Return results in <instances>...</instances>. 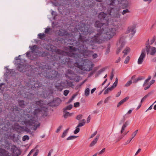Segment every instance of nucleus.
<instances>
[{"instance_id": "nucleus-1", "label": "nucleus", "mask_w": 156, "mask_h": 156, "mask_svg": "<svg viewBox=\"0 0 156 156\" xmlns=\"http://www.w3.org/2000/svg\"><path fill=\"white\" fill-rule=\"evenodd\" d=\"M41 76H44L48 79L58 81L59 80L60 74L58 72L46 68L41 69V73H39Z\"/></svg>"}, {"instance_id": "nucleus-2", "label": "nucleus", "mask_w": 156, "mask_h": 156, "mask_svg": "<svg viewBox=\"0 0 156 156\" xmlns=\"http://www.w3.org/2000/svg\"><path fill=\"white\" fill-rule=\"evenodd\" d=\"M27 126H34L33 130L35 131L40 126V123L35 119V117L30 114H27L23 116V120L22 121Z\"/></svg>"}, {"instance_id": "nucleus-3", "label": "nucleus", "mask_w": 156, "mask_h": 156, "mask_svg": "<svg viewBox=\"0 0 156 156\" xmlns=\"http://www.w3.org/2000/svg\"><path fill=\"white\" fill-rule=\"evenodd\" d=\"M98 33L92 37L90 40H89V45L91 46H94L95 44H101L102 42L101 39V35L104 31L103 29L101 30H98Z\"/></svg>"}, {"instance_id": "nucleus-4", "label": "nucleus", "mask_w": 156, "mask_h": 156, "mask_svg": "<svg viewBox=\"0 0 156 156\" xmlns=\"http://www.w3.org/2000/svg\"><path fill=\"white\" fill-rule=\"evenodd\" d=\"M90 45H87L86 43H79L77 45V50L79 52L82 54L83 55H86V54L88 53V47Z\"/></svg>"}, {"instance_id": "nucleus-5", "label": "nucleus", "mask_w": 156, "mask_h": 156, "mask_svg": "<svg viewBox=\"0 0 156 156\" xmlns=\"http://www.w3.org/2000/svg\"><path fill=\"white\" fill-rule=\"evenodd\" d=\"M32 65H27L24 64H19L18 66V70L20 72L22 73L26 72L27 71L31 73L32 70L30 69L31 68Z\"/></svg>"}, {"instance_id": "nucleus-6", "label": "nucleus", "mask_w": 156, "mask_h": 156, "mask_svg": "<svg viewBox=\"0 0 156 156\" xmlns=\"http://www.w3.org/2000/svg\"><path fill=\"white\" fill-rule=\"evenodd\" d=\"M105 33L108 38L110 39L115 34V30L114 28H105Z\"/></svg>"}, {"instance_id": "nucleus-7", "label": "nucleus", "mask_w": 156, "mask_h": 156, "mask_svg": "<svg viewBox=\"0 0 156 156\" xmlns=\"http://www.w3.org/2000/svg\"><path fill=\"white\" fill-rule=\"evenodd\" d=\"M31 84L32 85L31 88L34 90L36 93H38L39 91V89L41 88L42 86V84L41 83L38 82V81L37 82H33L32 83H31Z\"/></svg>"}, {"instance_id": "nucleus-8", "label": "nucleus", "mask_w": 156, "mask_h": 156, "mask_svg": "<svg viewBox=\"0 0 156 156\" xmlns=\"http://www.w3.org/2000/svg\"><path fill=\"white\" fill-rule=\"evenodd\" d=\"M107 16V14L104 12H100L98 15L99 19L102 22L108 24L109 19Z\"/></svg>"}, {"instance_id": "nucleus-9", "label": "nucleus", "mask_w": 156, "mask_h": 156, "mask_svg": "<svg viewBox=\"0 0 156 156\" xmlns=\"http://www.w3.org/2000/svg\"><path fill=\"white\" fill-rule=\"evenodd\" d=\"M67 49L68 50L69 52L67 53L68 55L71 57H74L76 53L74 52L76 51L77 50V48L74 47L73 46H68Z\"/></svg>"}, {"instance_id": "nucleus-10", "label": "nucleus", "mask_w": 156, "mask_h": 156, "mask_svg": "<svg viewBox=\"0 0 156 156\" xmlns=\"http://www.w3.org/2000/svg\"><path fill=\"white\" fill-rule=\"evenodd\" d=\"M81 31L82 32L84 33L85 34H90L92 33V29L88 25H84V26L82 27Z\"/></svg>"}, {"instance_id": "nucleus-11", "label": "nucleus", "mask_w": 156, "mask_h": 156, "mask_svg": "<svg viewBox=\"0 0 156 156\" xmlns=\"http://www.w3.org/2000/svg\"><path fill=\"white\" fill-rule=\"evenodd\" d=\"M146 56L145 49L143 48L142 50L141 53L139 58L138 60V64H141L142 63L144 58Z\"/></svg>"}, {"instance_id": "nucleus-12", "label": "nucleus", "mask_w": 156, "mask_h": 156, "mask_svg": "<svg viewBox=\"0 0 156 156\" xmlns=\"http://www.w3.org/2000/svg\"><path fill=\"white\" fill-rule=\"evenodd\" d=\"M11 151L13 154L17 156L20 155L21 154L20 150L15 145H13L11 148Z\"/></svg>"}, {"instance_id": "nucleus-13", "label": "nucleus", "mask_w": 156, "mask_h": 156, "mask_svg": "<svg viewBox=\"0 0 156 156\" xmlns=\"http://www.w3.org/2000/svg\"><path fill=\"white\" fill-rule=\"evenodd\" d=\"M78 40L79 41L83 43H86L87 45H89V39H86V37L81 35V34H80Z\"/></svg>"}, {"instance_id": "nucleus-14", "label": "nucleus", "mask_w": 156, "mask_h": 156, "mask_svg": "<svg viewBox=\"0 0 156 156\" xmlns=\"http://www.w3.org/2000/svg\"><path fill=\"white\" fill-rule=\"evenodd\" d=\"M105 23H101L100 21L97 20L95 22V23L94 24V26L95 27L97 28H100L99 30H101L103 29L104 30L105 29L103 28V26L104 25L106 24Z\"/></svg>"}, {"instance_id": "nucleus-15", "label": "nucleus", "mask_w": 156, "mask_h": 156, "mask_svg": "<svg viewBox=\"0 0 156 156\" xmlns=\"http://www.w3.org/2000/svg\"><path fill=\"white\" fill-rule=\"evenodd\" d=\"M0 156H10L6 150L0 148Z\"/></svg>"}, {"instance_id": "nucleus-16", "label": "nucleus", "mask_w": 156, "mask_h": 156, "mask_svg": "<svg viewBox=\"0 0 156 156\" xmlns=\"http://www.w3.org/2000/svg\"><path fill=\"white\" fill-rule=\"evenodd\" d=\"M61 101V100L59 98H58L54 99L52 103L54 104L53 105L54 106H56L58 105Z\"/></svg>"}, {"instance_id": "nucleus-17", "label": "nucleus", "mask_w": 156, "mask_h": 156, "mask_svg": "<svg viewBox=\"0 0 156 156\" xmlns=\"http://www.w3.org/2000/svg\"><path fill=\"white\" fill-rule=\"evenodd\" d=\"M49 54V53L46 51H39V52L38 53V54L39 55V56H41L42 57H45L47 56Z\"/></svg>"}, {"instance_id": "nucleus-18", "label": "nucleus", "mask_w": 156, "mask_h": 156, "mask_svg": "<svg viewBox=\"0 0 156 156\" xmlns=\"http://www.w3.org/2000/svg\"><path fill=\"white\" fill-rule=\"evenodd\" d=\"M131 32V34L133 36L136 32L135 28L133 27H129L127 30V33H129Z\"/></svg>"}, {"instance_id": "nucleus-19", "label": "nucleus", "mask_w": 156, "mask_h": 156, "mask_svg": "<svg viewBox=\"0 0 156 156\" xmlns=\"http://www.w3.org/2000/svg\"><path fill=\"white\" fill-rule=\"evenodd\" d=\"M129 122L128 121H126L124 123L122 127V129L120 131L121 133H123L126 127V126L129 125Z\"/></svg>"}, {"instance_id": "nucleus-20", "label": "nucleus", "mask_w": 156, "mask_h": 156, "mask_svg": "<svg viewBox=\"0 0 156 156\" xmlns=\"http://www.w3.org/2000/svg\"><path fill=\"white\" fill-rule=\"evenodd\" d=\"M42 109L41 108H38L35 109L33 112L34 115L37 116L39 113L41 112Z\"/></svg>"}, {"instance_id": "nucleus-21", "label": "nucleus", "mask_w": 156, "mask_h": 156, "mask_svg": "<svg viewBox=\"0 0 156 156\" xmlns=\"http://www.w3.org/2000/svg\"><path fill=\"white\" fill-rule=\"evenodd\" d=\"M99 136H97L91 142L89 145L90 147H92L94 145L97 143L98 140Z\"/></svg>"}, {"instance_id": "nucleus-22", "label": "nucleus", "mask_w": 156, "mask_h": 156, "mask_svg": "<svg viewBox=\"0 0 156 156\" xmlns=\"http://www.w3.org/2000/svg\"><path fill=\"white\" fill-rule=\"evenodd\" d=\"M67 34V32L64 30H59L58 32V35L61 36H66Z\"/></svg>"}, {"instance_id": "nucleus-23", "label": "nucleus", "mask_w": 156, "mask_h": 156, "mask_svg": "<svg viewBox=\"0 0 156 156\" xmlns=\"http://www.w3.org/2000/svg\"><path fill=\"white\" fill-rule=\"evenodd\" d=\"M30 52L28 51L26 53V56L27 57H28L30 60H35L36 58V57H34L32 56L30 54Z\"/></svg>"}, {"instance_id": "nucleus-24", "label": "nucleus", "mask_w": 156, "mask_h": 156, "mask_svg": "<svg viewBox=\"0 0 156 156\" xmlns=\"http://www.w3.org/2000/svg\"><path fill=\"white\" fill-rule=\"evenodd\" d=\"M56 88L57 89V90L61 91L63 89V87L62 86L61 83H58L55 86Z\"/></svg>"}, {"instance_id": "nucleus-25", "label": "nucleus", "mask_w": 156, "mask_h": 156, "mask_svg": "<svg viewBox=\"0 0 156 156\" xmlns=\"http://www.w3.org/2000/svg\"><path fill=\"white\" fill-rule=\"evenodd\" d=\"M19 106L22 108H24L25 107V105L24 104V101L23 100H20L18 101Z\"/></svg>"}, {"instance_id": "nucleus-26", "label": "nucleus", "mask_w": 156, "mask_h": 156, "mask_svg": "<svg viewBox=\"0 0 156 156\" xmlns=\"http://www.w3.org/2000/svg\"><path fill=\"white\" fill-rule=\"evenodd\" d=\"M63 112L64 113L63 116L65 119L67 118L68 117L72 115V114L69 113L67 111H66L65 112Z\"/></svg>"}, {"instance_id": "nucleus-27", "label": "nucleus", "mask_w": 156, "mask_h": 156, "mask_svg": "<svg viewBox=\"0 0 156 156\" xmlns=\"http://www.w3.org/2000/svg\"><path fill=\"white\" fill-rule=\"evenodd\" d=\"M145 45H146V48H145V51L147 50H150V48H151V47L149 45V39H148L146 41Z\"/></svg>"}, {"instance_id": "nucleus-28", "label": "nucleus", "mask_w": 156, "mask_h": 156, "mask_svg": "<svg viewBox=\"0 0 156 156\" xmlns=\"http://www.w3.org/2000/svg\"><path fill=\"white\" fill-rule=\"evenodd\" d=\"M43 101L41 100L36 101L35 102V104L39 106L41 108H42L43 107L44 104L42 103Z\"/></svg>"}, {"instance_id": "nucleus-29", "label": "nucleus", "mask_w": 156, "mask_h": 156, "mask_svg": "<svg viewBox=\"0 0 156 156\" xmlns=\"http://www.w3.org/2000/svg\"><path fill=\"white\" fill-rule=\"evenodd\" d=\"M29 48L30 49L32 53L36 52L35 50L37 48V45H34L33 46H30Z\"/></svg>"}, {"instance_id": "nucleus-30", "label": "nucleus", "mask_w": 156, "mask_h": 156, "mask_svg": "<svg viewBox=\"0 0 156 156\" xmlns=\"http://www.w3.org/2000/svg\"><path fill=\"white\" fill-rule=\"evenodd\" d=\"M156 51V48H155L151 47V52L150 54L151 55H153Z\"/></svg>"}, {"instance_id": "nucleus-31", "label": "nucleus", "mask_w": 156, "mask_h": 156, "mask_svg": "<svg viewBox=\"0 0 156 156\" xmlns=\"http://www.w3.org/2000/svg\"><path fill=\"white\" fill-rule=\"evenodd\" d=\"M73 107L72 105H69L63 109V112H65L67 110H70Z\"/></svg>"}, {"instance_id": "nucleus-32", "label": "nucleus", "mask_w": 156, "mask_h": 156, "mask_svg": "<svg viewBox=\"0 0 156 156\" xmlns=\"http://www.w3.org/2000/svg\"><path fill=\"white\" fill-rule=\"evenodd\" d=\"M152 93L151 92H150L148 94H147V95L144 96L141 100L140 103H142V102L144 101L147 98V97L149 96Z\"/></svg>"}, {"instance_id": "nucleus-33", "label": "nucleus", "mask_w": 156, "mask_h": 156, "mask_svg": "<svg viewBox=\"0 0 156 156\" xmlns=\"http://www.w3.org/2000/svg\"><path fill=\"white\" fill-rule=\"evenodd\" d=\"M122 37H121L120 38L119 40V42L120 43H121V45L119 47L122 48L124 47L125 43V42L124 41H122Z\"/></svg>"}, {"instance_id": "nucleus-34", "label": "nucleus", "mask_w": 156, "mask_h": 156, "mask_svg": "<svg viewBox=\"0 0 156 156\" xmlns=\"http://www.w3.org/2000/svg\"><path fill=\"white\" fill-rule=\"evenodd\" d=\"M69 129V128H68L63 132L61 136L62 138H64L66 136L68 133Z\"/></svg>"}, {"instance_id": "nucleus-35", "label": "nucleus", "mask_w": 156, "mask_h": 156, "mask_svg": "<svg viewBox=\"0 0 156 156\" xmlns=\"http://www.w3.org/2000/svg\"><path fill=\"white\" fill-rule=\"evenodd\" d=\"M72 71L71 69H68L66 72V73L65 74V76L67 78H69L67 74H72Z\"/></svg>"}, {"instance_id": "nucleus-36", "label": "nucleus", "mask_w": 156, "mask_h": 156, "mask_svg": "<svg viewBox=\"0 0 156 156\" xmlns=\"http://www.w3.org/2000/svg\"><path fill=\"white\" fill-rule=\"evenodd\" d=\"M38 36L39 39L43 40L44 38L45 37V35L44 34L39 33L38 34Z\"/></svg>"}, {"instance_id": "nucleus-37", "label": "nucleus", "mask_w": 156, "mask_h": 156, "mask_svg": "<svg viewBox=\"0 0 156 156\" xmlns=\"http://www.w3.org/2000/svg\"><path fill=\"white\" fill-rule=\"evenodd\" d=\"M135 77L136 75H133L131 77V80H133V83H136L138 81L137 80V78L135 79Z\"/></svg>"}, {"instance_id": "nucleus-38", "label": "nucleus", "mask_w": 156, "mask_h": 156, "mask_svg": "<svg viewBox=\"0 0 156 156\" xmlns=\"http://www.w3.org/2000/svg\"><path fill=\"white\" fill-rule=\"evenodd\" d=\"M130 50L129 48L127 47L123 51L122 53L125 54V55H126L127 54V52L129 51Z\"/></svg>"}, {"instance_id": "nucleus-39", "label": "nucleus", "mask_w": 156, "mask_h": 156, "mask_svg": "<svg viewBox=\"0 0 156 156\" xmlns=\"http://www.w3.org/2000/svg\"><path fill=\"white\" fill-rule=\"evenodd\" d=\"M56 52L59 55H62L64 51L60 49H58L56 50Z\"/></svg>"}, {"instance_id": "nucleus-40", "label": "nucleus", "mask_w": 156, "mask_h": 156, "mask_svg": "<svg viewBox=\"0 0 156 156\" xmlns=\"http://www.w3.org/2000/svg\"><path fill=\"white\" fill-rule=\"evenodd\" d=\"M77 137V136H71L68 137L66 138V140H71L75 139Z\"/></svg>"}, {"instance_id": "nucleus-41", "label": "nucleus", "mask_w": 156, "mask_h": 156, "mask_svg": "<svg viewBox=\"0 0 156 156\" xmlns=\"http://www.w3.org/2000/svg\"><path fill=\"white\" fill-rule=\"evenodd\" d=\"M90 93V89L89 88H87L85 90V95L86 96H88Z\"/></svg>"}, {"instance_id": "nucleus-42", "label": "nucleus", "mask_w": 156, "mask_h": 156, "mask_svg": "<svg viewBox=\"0 0 156 156\" xmlns=\"http://www.w3.org/2000/svg\"><path fill=\"white\" fill-rule=\"evenodd\" d=\"M110 44H109L108 45L107 47V48L105 54V55H107V54H108L110 52Z\"/></svg>"}, {"instance_id": "nucleus-43", "label": "nucleus", "mask_w": 156, "mask_h": 156, "mask_svg": "<svg viewBox=\"0 0 156 156\" xmlns=\"http://www.w3.org/2000/svg\"><path fill=\"white\" fill-rule=\"evenodd\" d=\"M94 64H91L90 66V67L86 69V71H89L92 70L93 68Z\"/></svg>"}, {"instance_id": "nucleus-44", "label": "nucleus", "mask_w": 156, "mask_h": 156, "mask_svg": "<svg viewBox=\"0 0 156 156\" xmlns=\"http://www.w3.org/2000/svg\"><path fill=\"white\" fill-rule=\"evenodd\" d=\"M156 40V37L155 36H154L153 37L150 43H149L150 45H152L155 41Z\"/></svg>"}, {"instance_id": "nucleus-45", "label": "nucleus", "mask_w": 156, "mask_h": 156, "mask_svg": "<svg viewBox=\"0 0 156 156\" xmlns=\"http://www.w3.org/2000/svg\"><path fill=\"white\" fill-rule=\"evenodd\" d=\"M29 137L27 135H25L23 137L22 140L23 141H25L27 140H28L29 139Z\"/></svg>"}, {"instance_id": "nucleus-46", "label": "nucleus", "mask_w": 156, "mask_h": 156, "mask_svg": "<svg viewBox=\"0 0 156 156\" xmlns=\"http://www.w3.org/2000/svg\"><path fill=\"white\" fill-rule=\"evenodd\" d=\"M132 81L130 80L129 81H128L125 84V86L126 87H128L132 83Z\"/></svg>"}, {"instance_id": "nucleus-47", "label": "nucleus", "mask_w": 156, "mask_h": 156, "mask_svg": "<svg viewBox=\"0 0 156 156\" xmlns=\"http://www.w3.org/2000/svg\"><path fill=\"white\" fill-rule=\"evenodd\" d=\"M130 59V57L129 56H127L124 61V63L125 64H128L129 62Z\"/></svg>"}, {"instance_id": "nucleus-48", "label": "nucleus", "mask_w": 156, "mask_h": 156, "mask_svg": "<svg viewBox=\"0 0 156 156\" xmlns=\"http://www.w3.org/2000/svg\"><path fill=\"white\" fill-rule=\"evenodd\" d=\"M51 30V29L50 28H47L45 29L44 33L47 34H50V31Z\"/></svg>"}, {"instance_id": "nucleus-49", "label": "nucleus", "mask_w": 156, "mask_h": 156, "mask_svg": "<svg viewBox=\"0 0 156 156\" xmlns=\"http://www.w3.org/2000/svg\"><path fill=\"white\" fill-rule=\"evenodd\" d=\"M130 11L128 9H126L125 10H123L122 12V14L123 15H124L127 13H130Z\"/></svg>"}, {"instance_id": "nucleus-50", "label": "nucleus", "mask_w": 156, "mask_h": 156, "mask_svg": "<svg viewBox=\"0 0 156 156\" xmlns=\"http://www.w3.org/2000/svg\"><path fill=\"white\" fill-rule=\"evenodd\" d=\"M51 14L52 16H53V19H55V17L57 16V14L56 12L52 10Z\"/></svg>"}, {"instance_id": "nucleus-51", "label": "nucleus", "mask_w": 156, "mask_h": 156, "mask_svg": "<svg viewBox=\"0 0 156 156\" xmlns=\"http://www.w3.org/2000/svg\"><path fill=\"white\" fill-rule=\"evenodd\" d=\"M65 61H66V62H65L66 64H67L68 65L70 63V62H71L70 59H69L66 58L65 59Z\"/></svg>"}, {"instance_id": "nucleus-52", "label": "nucleus", "mask_w": 156, "mask_h": 156, "mask_svg": "<svg viewBox=\"0 0 156 156\" xmlns=\"http://www.w3.org/2000/svg\"><path fill=\"white\" fill-rule=\"evenodd\" d=\"M96 70H94L90 72L88 75V77L91 76L95 72Z\"/></svg>"}, {"instance_id": "nucleus-53", "label": "nucleus", "mask_w": 156, "mask_h": 156, "mask_svg": "<svg viewBox=\"0 0 156 156\" xmlns=\"http://www.w3.org/2000/svg\"><path fill=\"white\" fill-rule=\"evenodd\" d=\"M80 128L78 127H77L75 129L74 132V133L75 134H76L78 133L80 131Z\"/></svg>"}, {"instance_id": "nucleus-54", "label": "nucleus", "mask_w": 156, "mask_h": 156, "mask_svg": "<svg viewBox=\"0 0 156 156\" xmlns=\"http://www.w3.org/2000/svg\"><path fill=\"white\" fill-rule=\"evenodd\" d=\"M145 77L143 76H140L137 78V80L139 81L144 79Z\"/></svg>"}, {"instance_id": "nucleus-55", "label": "nucleus", "mask_w": 156, "mask_h": 156, "mask_svg": "<svg viewBox=\"0 0 156 156\" xmlns=\"http://www.w3.org/2000/svg\"><path fill=\"white\" fill-rule=\"evenodd\" d=\"M138 131V130H137L133 132V133L132 134V138H133V137H134L136 136V134L137 133Z\"/></svg>"}, {"instance_id": "nucleus-56", "label": "nucleus", "mask_w": 156, "mask_h": 156, "mask_svg": "<svg viewBox=\"0 0 156 156\" xmlns=\"http://www.w3.org/2000/svg\"><path fill=\"white\" fill-rule=\"evenodd\" d=\"M85 124V122H82L79 123V124H78L77 127H81L82 126H83V125H84Z\"/></svg>"}, {"instance_id": "nucleus-57", "label": "nucleus", "mask_w": 156, "mask_h": 156, "mask_svg": "<svg viewBox=\"0 0 156 156\" xmlns=\"http://www.w3.org/2000/svg\"><path fill=\"white\" fill-rule=\"evenodd\" d=\"M80 106V103L79 102H76L74 104V106L76 108L79 107Z\"/></svg>"}, {"instance_id": "nucleus-58", "label": "nucleus", "mask_w": 156, "mask_h": 156, "mask_svg": "<svg viewBox=\"0 0 156 156\" xmlns=\"http://www.w3.org/2000/svg\"><path fill=\"white\" fill-rule=\"evenodd\" d=\"M69 92V91L68 90H65L64 91V95L65 96H66Z\"/></svg>"}, {"instance_id": "nucleus-59", "label": "nucleus", "mask_w": 156, "mask_h": 156, "mask_svg": "<svg viewBox=\"0 0 156 156\" xmlns=\"http://www.w3.org/2000/svg\"><path fill=\"white\" fill-rule=\"evenodd\" d=\"M122 49V48H120V47L118 48L117 49V51H116V54H118L120 52V51H121Z\"/></svg>"}, {"instance_id": "nucleus-60", "label": "nucleus", "mask_w": 156, "mask_h": 156, "mask_svg": "<svg viewBox=\"0 0 156 156\" xmlns=\"http://www.w3.org/2000/svg\"><path fill=\"white\" fill-rule=\"evenodd\" d=\"M82 117V115L81 114L78 115L76 116V119L78 120L80 119Z\"/></svg>"}, {"instance_id": "nucleus-61", "label": "nucleus", "mask_w": 156, "mask_h": 156, "mask_svg": "<svg viewBox=\"0 0 156 156\" xmlns=\"http://www.w3.org/2000/svg\"><path fill=\"white\" fill-rule=\"evenodd\" d=\"M111 98V96H109L106 98L104 101V103H106L108 102Z\"/></svg>"}, {"instance_id": "nucleus-62", "label": "nucleus", "mask_w": 156, "mask_h": 156, "mask_svg": "<svg viewBox=\"0 0 156 156\" xmlns=\"http://www.w3.org/2000/svg\"><path fill=\"white\" fill-rule=\"evenodd\" d=\"M97 131H95L93 133L91 134V136L90 137V138H92L94 137L97 134Z\"/></svg>"}, {"instance_id": "nucleus-63", "label": "nucleus", "mask_w": 156, "mask_h": 156, "mask_svg": "<svg viewBox=\"0 0 156 156\" xmlns=\"http://www.w3.org/2000/svg\"><path fill=\"white\" fill-rule=\"evenodd\" d=\"M123 137H124L122 135H121V136H120L119 137L117 138V141L116 142L119 141L120 140H121V139H122Z\"/></svg>"}, {"instance_id": "nucleus-64", "label": "nucleus", "mask_w": 156, "mask_h": 156, "mask_svg": "<svg viewBox=\"0 0 156 156\" xmlns=\"http://www.w3.org/2000/svg\"><path fill=\"white\" fill-rule=\"evenodd\" d=\"M129 99V97H127L122 99L121 101L123 102H126Z\"/></svg>"}]
</instances>
